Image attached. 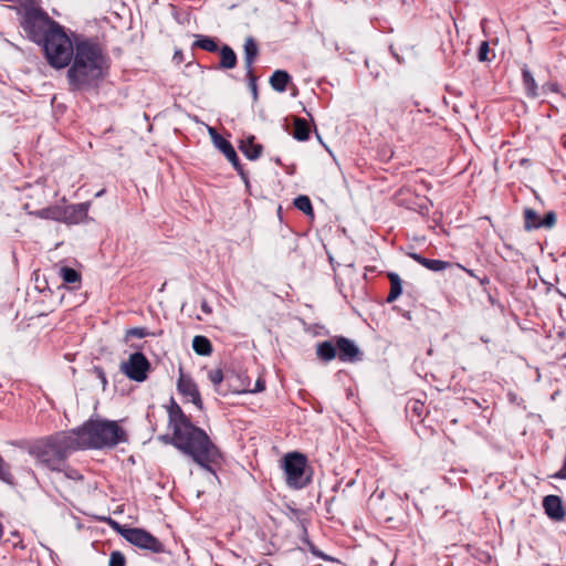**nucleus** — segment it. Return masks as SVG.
<instances>
[{"mask_svg":"<svg viewBox=\"0 0 566 566\" xmlns=\"http://www.w3.org/2000/svg\"><path fill=\"white\" fill-rule=\"evenodd\" d=\"M170 438H164L182 454L189 457L200 468L213 472L223 457L208 433L195 426L174 398L166 406Z\"/></svg>","mask_w":566,"mask_h":566,"instance_id":"f257e3e1","label":"nucleus"},{"mask_svg":"<svg viewBox=\"0 0 566 566\" xmlns=\"http://www.w3.org/2000/svg\"><path fill=\"white\" fill-rule=\"evenodd\" d=\"M108 70L107 57L95 42L82 41L75 45L73 64L67 71L71 84L80 90L96 84Z\"/></svg>","mask_w":566,"mask_h":566,"instance_id":"f03ea898","label":"nucleus"},{"mask_svg":"<svg viewBox=\"0 0 566 566\" xmlns=\"http://www.w3.org/2000/svg\"><path fill=\"white\" fill-rule=\"evenodd\" d=\"M71 437L77 450L113 448L127 441L125 429L112 420H88L71 430Z\"/></svg>","mask_w":566,"mask_h":566,"instance_id":"7ed1b4c3","label":"nucleus"},{"mask_svg":"<svg viewBox=\"0 0 566 566\" xmlns=\"http://www.w3.org/2000/svg\"><path fill=\"white\" fill-rule=\"evenodd\" d=\"M77 449L71 431H66L34 441L29 448V453L38 464L48 470L62 471L67 454Z\"/></svg>","mask_w":566,"mask_h":566,"instance_id":"20e7f679","label":"nucleus"},{"mask_svg":"<svg viewBox=\"0 0 566 566\" xmlns=\"http://www.w3.org/2000/svg\"><path fill=\"white\" fill-rule=\"evenodd\" d=\"M43 49L49 64L63 69L75 56V46L61 25L53 27L43 39Z\"/></svg>","mask_w":566,"mask_h":566,"instance_id":"39448f33","label":"nucleus"},{"mask_svg":"<svg viewBox=\"0 0 566 566\" xmlns=\"http://www.w3.org/2000/svg\"><path fill=\"white\" fill-rule=\"evenodd\" d=\"M281 468L284 471L286 484L292 489H302L311 482V470L303 453H286L281 460Z\"/></svg>","mask_w":566,"mask_h":566,"instance_id":"423d86ee","label":"nucleus"},{"mask_svg":"<svg viewBox=\"0 0 566 566\" xmlns=\"http://www.w3.org/2000/svg\"><path fill=\"white\" fill-rule=\"evenodd\" d=\"M118 533L130 544L148 549L154 553H160L164 551V545L150 533L143 528H125L115 524Z\"/></svg>","mask_w":566,"mask_h":566,"instance_id":"0eeeda50","label":"nucleus"},{"mask_svg":"<svg viewBox=\"0 0 566 566\" xmlns=\"http://www.w3.org/2000/svg\"><path fill=\"white\" fill-rule=\"evenodd\" d=\"M57 25L56 22L49 19L45 14L38 12L27 13L22 22L24 31L34 42L44 39L50 30Z\"/></svg>","mask_w":566,"mask_h":566,"instance_id":"6e6552de","label":"nucleus"},{"mask_svg":"<svg viewBox=\"0 0 566 566\" xmlns=\"http://www.w3.org/2000/svg\"><path fill=\"white\" fill-rule=\"evenodd\" d=\"M120 369L129 379L142 382L148 377L150 364L143 353H134L122 363Z\"/></svg>","mask_w":566,"mask_h":566,"instance_id":"1a4fd4ad","label":"nucleus"},{"mask_svg":"<svg viewBox=\"0 0 566 566\" xmlns=\"http://www.w3.org/2000/svg\"><path fill=\"white\" fill-rule=\"evenodd\" d=\"M177 387L181 395L188 397L193 405L202 409V399L200 397V392L196 384L189 376L185 375L181 370L177 382Z\"/></svg>","mask_w":566,"mask_h":566,"instance_id":"9d476101","label":"nucleus"},{"mask_svg":"<svg viewBox=\"0 0 566 566\" xmlns=\"http://www.w3.org/2000/svg\"><path fill=\"white\" fill-rule=\"evenodd\" d=\"M337 357L342 361L354 363L360 359L358 346L346 337H337Z\"/></svg>","mask_w":566,"mask_h":566,"instance_id":"9b49d317","label":"nucleus"},{"mask_svg":"<svg viewBox=\"0 0 566 566\" xmlns=\"http://www.w3.org/2000/svg\"><path fill=\"white\" fill-rule=\"evenodd\" d=\"M91 203L82 202L77 205L63 206L62 222L80 223L87 219Z\"/></svg>","mask_w":566,"mask_h":566,"instance_id":"f8f14e48","label":"nucleus"},{"mask_svg":"<svg viewBox=\"0 0 566 566\" xmlns=\"http://www.w3.org/2000/svg\"><path fill=\"white\" fill-rule=\"evenodd\" d=\"M32 207H33L32 203H25L24 205V210H27V212L30 216H33V217L39 218V219L62 222L63 206L54 205V206L45 207V208L38 209V210H32Z\"/></svg>","mask_w":566,"mask_h":566,"instance_id":"ddd939ff","label":"nucleus"},{"mask_svg":"<svg viewBox=\"0 0 566 566\" xmlns=\"http://www.w3.org/2000/svg\"><path fill=\"white\" fill-rule=\"evenodd\" d=\"M543 507L551 520L562 521L565 517L562 500L557 495L545 496L543 500Z\"/></svg>","mask_w":566,"mask_h":566,"instance_id":"4468645a","label":"nucleus"},{"mask_svg":"<svg viewBox=\"0 0 566 566\" xmlns=\"http://www.w3.org/2000/svg\"><path fill=\"white\" fill-rule=\"evenodd\" d=\"M410 258H412L416 262L424 266L426 269L440 272L449 268V263L442 260L427 259L418 253H410Z\"/></svg>","mask_w":566,"mask_h":566,"instance_id":"2eb2a0df","label":"nucleus"},{"mask_svg":"<svg viewBox=\"0 0 566 566\" xmlns=\"http://www.w3.org/2000/svg\"><path fill=\"white\" fill-rule=\"evenodd\" d=\"M316 354L319 359L324 361H329L337 357V342L335 340H325L317 345Z\"/></svg>","mask_w":566,"mask_h":566,"instance_id":"dca6fc26","label":"nucleus"},{"mask_svg":"<svg viewBox=\"0 0 566 566\" xmlns=\"http://www.w3.org/2000/svg\"><path fill=\"white\" fill-rule=\"evenodd\" d=\"M240 150L245 155L247 158L254 160L260 157L262 146L254 143V137L249 136L242 139L239 145Z\"/></svg>","mask_w":566,"mask_h":566,"instance_id":"f3484780","label":"nucleus"},{"mask_svg":"<svg viewBox=\"0 0 566 566\" xmlns=\"http://www.w3.org/2000/svg\"><path fill=\"white\" fill-rule=\"evenodd\" d=\"M213 145L227 157V159L235 167L239 168V158L233 146L223 137L217 138Z\"/></svg>","mask_w":566,"mask_h":566,"instance_id":"a211bd4d","label":"nucleus"},{"mask_svg":"<svg viewBox=\"0 0 566 566\" xmlns=\"http://www.w3.org/2000/svg\"><path fill=\"white\" fill-rule=\"evenodd\" d=\"M293 136L300 142H305L310 138L311 127L306 119L295 118L294 119Z\"/></svg>","mask_w":566,"mask_h":566,"instance_id":"6ab92c4d","label":"nucleus"},{"mask_svg":"<svg viewBox=\"0 0 566 566\" xmlns=\"http://www.w3.org/2000/svg\"><path fill=\"white\" fill-rule=\"evenodd\" d=\"M290 81V75L285 71L281 70L275 71L270 78L272 87L277 92H284Z\"/></svg>","mask_w":566,"mask_h":566,"instance_id":"aec40b11","label":"nucleus"},{"mask_svg":"<svg viewBox=\"0 0 566 566\" xmlns=\"http://www.w3.org/2000/svg\"><path fill=\"white\" fill-rule=\"evenodd\" d=\"M237 64V55L234 51L224 45L220 50V66L223 69H233Z\"/></svg>","mask_w":566,"mask_h":566,"instance_id":"412c9836","label":"nucleus"},{"mask_svg":"<svg viewBox=\"0 0 566 566\" xmlns=\"http://www.w3.org/2000/svg\"><path fill=\"white\" fill-rule=\"evenodd\" d=\"M388 277L390 280V292L387 296V302L391 303L401 295L402 284L399 275L396 273H389Z\"/></svg>","mask_w":566,"mask_h":566,"instance_id":"4be33fe9","label":"nucleus"},{"mask_svg":"<svg viewBox=\"0 0 566 566\" xmlns=\"http://www.w3.org/2000/svg\"><path fill=\"white\" fill-rule=\"evenodd\" d=\"M192 348L199 355H210L212 352V346L210 340L205 336H195L192 340Z\"/></svg>","mask_w":566,"mask_h":566,"instance_id":"5701e85b","label":"nucleus"},{"mask_svg":"<svg viewBox=\"0 0 566 566\" xmlns=\"http://www.w3.org/2000/svg\"><path fill=\"white\" fill-rule=\"evenodd\" d=\"M259 49L255 43V41L252 38H248L244 43V55H245V63L249 69H251L256 55H258Z\"/></svg>","mask_w":566,"mask_h":566,"instance_id":"b1692460","label":"nucleus"},{"mask_svg":"<svg viewBox=\"0 0 566 566\" xmlns=\"http://www.w3.org/2000/svg\"><path fill=\"white\" fill-rule=\"evenodd\" d=\"M523 83L527 91V94L532 97L537 96V84L530 70L524 66L522 70Z\"/></svg>","mask_w":566,"mask_h":566,"instance_id":"393cba45","label":"nucleus"},{"mask_svg":"<svg viewBox=\"0 0 566 566\" xmlns=\"http://www.w3.org/2000/svg\"><path fill=\"white\" fill-rule=\"evenodd\" d=\"M265 389V380L260 377L258 378L255 386H233L232 391L235 394H255L261 392Z\"/></svg>","mask_w":566,"mask_h":566,"instance_id":"a878e982","label":"nucleus"},{"mask_svg":"<svg viewBox=\"0 0 566 566\" xmlns=\"http://www.w3.org/2000/svg\"><path fill=\"white\" fill-rule=\"evenodd\" d=\"M48 198V189L43 186L38 187L34 189L33 193L31 195V201L29 203H32V210H38L36 207L42 206L46 202Z\"/></svg>","mask_w":566,"mask_h":566,"instance_id":"bb28decb","label":"nucleus"},{"mask_svg":"<svg viewBox=\"0 0 566 566\" xmlns=\"http://www.w3.org/2000/svg\"><path fill=\"white\" fill-rule=\"evenodd\" d=\"M195 46L208 52H214L218 49V45L212 38L201 34L196 35Z\"/></svg>","mask_w":566,"mask_h":566,"instance_id":"cd10ccee","label":"nucleus"},{"mask_svg":"<svg viewBox=\"0 0 566 566\" xmlns=\"http://www.w3.org/2000/svg\"><path fill=\"white\" fill-rule=\"evenodd\" d=\"M294 206L306 216L314 217L312 202L307 196H298L294 199Z\"/></svg>","mask_w":566,"mask_h":566,"instance_id":"c85d7f7f","label":"nucleus"},{"mask_svg":"<svg viewBox=\"0 0 566 566\" xmlns=\"http://www.w3.org/2000/svg\"><path fill=\"white\" fill-rule=\"evenodd\" d=\"M60 276L65 283L69 284L77 283L81 281V274L76 270L67 266H62L60 269Z\"/></svg>","mask_w":566,"mask_h":566,"instance_id":"c756f323","label":"nucleus"},{"mask_svg":"<svg viewBox=\"0 0 566 566\" xmlns=\"http://www.w3.org/2000/svg\"><path fill=\"white\" fill-rule=\"evenodd\" d=\"M525 227L526 229H538L541 228V217L532 209L524 211Z\"/></svg>","mask_w":566,"mask_h":566,"instance_id":"7c9ffc66","label":"nucleus"},{"mask_svg":"<svg viewBox=\"0 0 566 566\" xmlns=\"http://www.w3.org/2000/svg\"><path fill=\"white\" fill-rule=\"evenodd\" d=\"M0 480L8 484H14L13 476L1 455H0Z\"/></svg>","mask_w":566,"mask_h":566,"instance_id":"2f4dec72","label":"nucleus"},{"mask_svg":"<svg viewBox=\"0 0 566 566\" xmlns=\"http://www.w3.org/2000/svg\"><path fill=\"white\" fill-rule=\"evenodd\" d=\"M156 336L155 333H150L145 327H134L126 331V338L128 337H136V338H144L146 336Z\"/></svg>","mask_w":566,"mask_h":566,"instance_id":"473e14b6","label":"nucleus"},{"mask_svg":"<svg viewBox=\"0 0 566 566\" xmlns=\"http://www.w3.org/2000/svg\"><path fill=\"white\" fill-rule=\"evenodd\" d=\"M208 377L214 386H219L223 380V373L220 368L209 370Z\"/></svg>","mask_w":566,"mask_h":566,"instance_id":"72a5a7b5","label":"nucleus"},{"mask_svg":"<svg viewBox=\"0 0 566 566\" xmlns=\"http://www.w3.org/2000/svg\"><path fill=\"white\" fill-rule=\"evenodd\" d=\"M125 556L120 552H113L109 556V566H125Z\"/></svg>","mask_w":566,"mask_h":566,"instance_id":"f704fd0d","label":"nucleus"},{"mask_svg":"<svg viewBox=\"0 0 566 566\" xmlns=\"http://www.w3.org/2000/svg\"><path fill=\"white\" fill-rule=\"evenodd\" d=\"M61 472H63L65 474V476L71 480H81L82 479V475L77 470L66 465V460H64V469Z\"/></svg>","mask_w":566,"mask_h":566,"instance_id":"c9c22d12","label":"nucleus"},{"mask_svg":"<svg viewBox=\"0 0 566 566\" xmlns=\"http://www.w3.org/2000/svg\"><path fill=\"white\" fill-rule=\"evenodd\" d=\"M489 52H490L489 43L485 41L482 42L479 48V53H478L479 60L481 62L490 61L491 59L489 56Z\"/></svg>","mask_w":566,"mask_h":566,"instance_id":"e433bc0d","label":"nucleus"},{"mask_svg":"<svg viewBox=\"0 0 566 566\" xmlns=\"http://www.w3.org/2000/svg\"><path fill=\"white\" fill-rule=\"evenodd\" d=\"M556 222V214L553 211L546 213V216L541 221V228H552Z\"/></svg>","mask_w":566,"mask_h":566,"instance_id":"4c0bfd02","label":"nucleus"},{"mask_svg":"<svg viewBox=\"0 0 566 566\" xmlns=\"http://www.w3.org/2000/svg\"><path fill=\"white\" fill-rule=\"evenodd\" d=\"M208 133L212 139V143L217 142V138H221L222 136H220L217 130L213 128V127H208Z\"/></svg>","mask_w":566,"mask_h":566,"instance_id":"58836bf2","label":"nucleus"},{"mask_svg":"<svg viewBox=\"0 0 566 566\" xmlns=\"http://www.w3.org/2000/svg\"><path fill=\"white\" fill-rule=\"evenodd\" d=\"M423 409V405L420 403L419 401H416L413 403V407H412V410L418 415V416H421V411Z\"/></svg>","mask_w":566,"mask_h":566,"instance_id":"ea45409f","label":"nucleus"},{"mask_svg":"<svg viewBox=\"0 0 566 566\" xmlns=\"http://www.w3.org/2000/svg\"><path fill=\"white\" fill-rule=\"evenodd\" d=\"M201 308H202V311H203L205 313H207V314H210V313H211V307L207 304V302H203V303L201 304Z\"/></svg>","mask_w":566,"mask_h":566,"instance_id":"a19ab883","label":"nucleus"},{"mask_svg":"<svg viewBox=\"0 0 566 566\" xmlns=\"http://www.w3.org/2000/svg\"><path fill=\"white\" fill-rule=\"evenodd\" d=\"M548 87H549V90H551V91H553V92H557V90H558L557 84H549V85H548Z\"/></svg>","mask_w":566,"mask_h":566,"instance_id":"79ce46f5","label":"nucleus"},{"mask_svg":"<svg viewBox=\"0 0 566 566\" xmlns=\"http://www.w3.org/2000/svg\"><path fill=\"white\" fill-rule=\"evenodd\" d=\"M315 554H316L318 557H321L322 559H324V560H328V559H329V558H328L326 555H324L323 553H315Z\"/></svg>","mask_w":566,"mask_h":566,"instance_id":"37998d69","label":"nucleus"},{"mask_svg":"<svg viewBox=\"0 0 566 566\" xmlns=\"http://www.w3.org/2000/svg\"><path fill=\"white\" fill-rule=\"evenodd\" d=\"M461 269H463L467 273H469L470 275H472V271L471 270H468V269H464L463 266L459 265Z\"/></svg>","mask_w":566,"mask_h":566,"instance_id":"c03bdc74","label":"nucleus"},{"mask_svg":"<svg viewBox=\"0 0 566 566\" xmlns=\"http://www.w3.org/2000/svg\"><path fill=\"white\" fill-rule=\"evenodd\" d=\"M2 535H3V526H2V524L0 523V538L2 537Z\"/></svg>","mask_w":566,"mask_h":566,"instance_id":"a18cd8bd","label":"nucleus"},{"mask_svg":"<svg viewBox=\"0 0 566 566\" xmlns=\"http://www.w3.org/2000/svg\"><path fill=\"white\" fill-rule=\"evenodd\" d=\"M248 385L250 386V382H249V381H244V380H242V384H241L240 386H248Z\"/></svg>","mask_w":566,"mask_h":566,"instance_id":"49530a36","label":"nucleus"},{"mask_svg":"<svg viewBox=\"0 0 566 566\" xmlns=\"http://www.w3.org/2000/svg\"><path fill=\"white\" fill-rule=\"evenodd\" d=\"M175 59H180V55L178 52L175 53Z\"/></svg>","mask_w":566,"mask_h":566,"instance_id":"de8ad7c7","label":"nucleus"},{"mask_svg":"<svg viewBox=\"0 0 566 566\" xmlns=\"http://www.w3.org/2000/svg\"><path fill=\"white\" fill-rule=\"evenodd\" d=\"M175 59H180V55L178 52L175 53Z\"/></svg>","mask_w":566,"mask_h":566,"instance_id":"09e8293b","label":"nucleus"},{"mask_svg":"<svg viewBox=\"0 0 566 566\" xmlns=\"http://www.w3.org/2000/svg\"><path fill=\"white\" fill-rule=\"evenodd\" d=\"M104 193V190L96 193L97 197L102 196Z\"/></svg>","mask_w":566,"mask_h":566,"instance_id":"8fccbe9b","label":"nucleus"},{"mask_svg":"<svg viewBox=\"0 0 566 566\" xmlns=\"http://www.w3.org/2000/svg\"><path fill=\"white\" fill-rule=\"evenodd\" d=\"M19 546H20V548H22V549L24 548V545H23L21 542L19 543Z\"/></svg>","mask_w":566,"mask_h":566,"instance_id":"3c124183","label":"nucleus"}]
</instances>
